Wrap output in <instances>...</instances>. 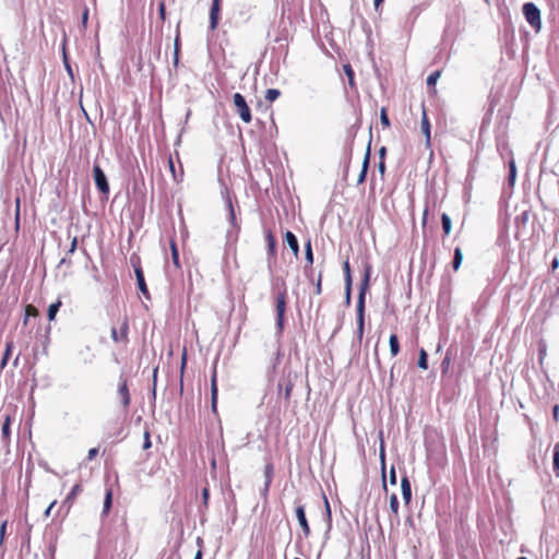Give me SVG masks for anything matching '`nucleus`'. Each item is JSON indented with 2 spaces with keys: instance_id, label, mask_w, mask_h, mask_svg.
Here are the masks:
<instances>
[{
  "instance_id": "nucleus-5",
  "label": "nucleus",
  "mask_w": 559,
  "mask_h": 559,
  "mask_svg": "<svg viewBox=\"0 0 559 559\" xmlns=\"http://www.w3.org/2000/svg\"><path fill=\"white\" fill-rule=\"evenodd\" d=\"M286 299H287V293L286 290H283L281 293L277 294L276 296V305H275V308H276V321H277V326L280 330H283V326H284V316H285V311H286Z\"/></svg>"
},
{
  "instance_id": "nucleus-35",
  "label": "nucleus",
  "mask_w": 559,
  "mask_h": 559,
  "mask_svg": "<svg viewBox=\"0 0 559 559\" xmlns=\"http://www.w3.org/2000/svg\"><path fill=\"white\" fill-rule=\"evenodd\" d=\"M324 504H325V518H326V522H328V527L331 528L332 513H331L330 503L326 498H324Z\"/></svg>"
},
{
  "instance_id": "nucleus-36",
  "label": "nucleus",
  "mask_w": 559,
  "mask_h": 559,
  "mask_svg": "<svg viewBox=\"0 0 559 559\" xmlns=\"http://www.w3.org/2000/svg\"><path fill=\"white\" fill-rule=\"evenodd\" d=\"M380 459H381V462H382V473H384V471H385V453H384L383 445L381 447V450H380ZM383 487L386 490L385 474H383Z\"/></svg>"
},
{
  "instance_id": "nucleus-45",
  "label": "nucleus",
  "mask_w": 559,
  "mask_h": 559,
  "mask_svg": "<svg viewBox=\"0 0 559 559\" xmlns=\"http://www.w3.org/2000/svg\"><path fill=\"white\" fill-rule=\"evenodd\" d=\"M530 219V212L528 211H524L521 215L516 216L515 221L519 222H527Z\"/></svg>"
},
{
  "instance_id": "nucleus-52",
  "label": "nucleus",
  "mask_w": 559,
  "mask_h": 559,
  "mask_svg": "<svg viewBox=\"0 0 559 559\" xmlns=\"http://www.w3.org/2000/svg\"><path fill=\"white\" fill-rule=\"evenodd\" d=\"M378 169H379L380 174L383 176L385 173V160H379Z\"/></svg>"
},
{
  "instance_id": "nucleus-37",
  "label": "nucleus",
  "mask_w": 559,
  "mask_h": 559,
  "mask_svg": "<svg viewBox=\"0 0 559 559\" xmlns=\"http://www.w3.org/2000/svg\"><path fill=\"white\" fill-rule=\"evenodd\" d=\"M7 526H8V521L4 520L0 525V546H2L4 543V538H5V534H7Z\"/></svg>"
},
{
  "instance_id": "nucleus-49",
  "label": "nucleus",
  "mask_w": 559,
  "mask_h": 559,
  "mask_svg": "<svg viewBox=\"0 0 559 559\" xmlns=\"http://www.w3.org/2000/svg\"><path fill=\"white\" fill-rule=\"evenodd\" d=\"M552 418L556 423L559 421V405L552 407Z\"/></svg>"
},
{
  "instance_id": "nucleus-43",
  "label": "nucleus",
  "mask_w": 559,
  "mask_h": 559,
  "mask_svg": "<svg viewBox=\"0 0 559 559\" xmlns=\"http://www.w3.org/2000/svg\"><path fill=\"white\" fill-rule=\"evenodd\" d=\"M306 258L308 263L311 265L313 263L312 247H306Z\"/></svg>"
},
{
  "instance_id": "nucleus-11",
  "label": "nucleus",
  "mask_w": 559,
  "mask_h": 559,
  "mask_svg": "<svg viewBox=\"0 0 559 559\" xmlns=\"http://www.w3.org/2000/svg\"><path fill=\"white\" fill-rule=\"evenodd\" d=\"M217 394H218L217 372H216V368H214L212 377H211V407H212L213 413L217 412Z\"/></svg>"
},
{
  "instance_id": "nucleus-29",
  "label": "nucleus",
  "mask_w": 559,
  "mask_h": 559,
  "mask_svg": "<svg viewBox=\"0 0 559 559\" xmlns=\"http://www.w3.org/2000/svg\"><path fill=\"white\" fill-rule=\"evenodd\" d=\"M170 251H171L173 264L175 265V267L180 269L181 264H180V260H179L178 247H170Z\"/></svg>"
},
{
  "instance_id": "nucleus-38",
  "label": "nucleus",
  "mask_w": 559,
  "mask_h": 559,
  "mask_svg": "<svg viewBox=\"0 0 559 559\" xmlns=\"http://www.w3.org/2000/svg\"><path fill=\"white\" fill-rule=\"evenodd\" d=\"M187 367V349L183 348L182 355H181V364H180V376L183 377L185 370Z\"/></svg>"
},
{
  "instance_id": "nucleus-17",
  "label": "nucleus",
  "mask_w": 559,
  "mask_h": 559,
  "mask_svg": "<svg viewBox=\"0 0 559 559\" xmlns=\"http://www.w3.org/2000/svg\"><path fill=\"white\" fill-rule=\"evenodd\" d=\"M12 350H13V342L12 341H8L5 343V350L3 353V357L1 359V362H0V368L1 369H4L7 364H8V360L12 354Z\"/></svg>"
},
{
  "instance_id": "nucleus-27",
  "label": "nucleus",
  "mask_w": 559,
  "mask_h": 559,
  "mask_svg": "<svg viewBox=\"0 0 559 559\" xmlns=\"http://www.w3.org/2000/svg\"><path fill=\"white\" fill-rule=\"evenodd\" d=\"M418 367L425 370L428 368V356L425 349L419 352Z\"/></svg>"
},
{
  "instance_id": "nucleus-28",
  "label": "nucleus",
  "mask_w": 559,
  "mask_h": 559,
  "mask_svg": "<svg viewBox=\"0 0 559 559\" xmlns=\"http://www.w3.org/2000/svg\"><path fill=\"white\" fill-rule=\"evenodd\" d=\"M440 75H441V71H439V70H436L431 74H429V76L427 78L428 87H433L436 85L438 79L440 78Z\"/></svg>"
},
{
  "instance_id": "nucleus-8",
  "label": "nucleus",
  "mask_w": 559,
  "mask_h": 559,
  "mask_svg": "<svg viewBox=\"0 0 559 559\" xmlns=\"http://www.w3.org/2000/svg\"><path fill=\"white\" fill-rule=\"evenodd\" d=\"M117 393L120 397L122 407L127 411L131 404V394L128 386V379L126 377H120Z\"/></svg>"
},
{
  "instance_id": "nucleus-63",
  "label": "nucleus",
  "mask_w": 559,
  "mask_h": 559,
  "mask_svg": "<svg viewBox=\"0 0 559 559\" xmlns=\"http://www.w3.org/2000/svg\"><path fill=\"white\" fill-rule=\"evenodd\" d=\"M203 552L202 549H199L194 556V559H202Z\"/></svg>"
},
{
  "instance_id": "nucleus-61",
  "label": "nucleus",
  "mask_w": 559,
  "mask_h": 559,
  "mask_svg": "<svg viewBox=\"0 0 559 559\" xmlns=\"http://www.w3.org/2000/svg\"><path fill=\"white\" fill-rule=\"evenodd\" d=\"M29 323H31V318H28V317H26V314H24V319H23L24 328H26Z\"/></svg>"
},
{
  "instance_id": "nucleus-7",
  "label": "nucleus",
  "mask_w": 559,
  "mask_h": 559,
  "mask_svg": "<svg viewBox=\"0 0 559 559\" xmlns=\"http://www.w3.org/2000/svg\"><path fill=\"white\" fill-rule=\"evenodd\" d=\"M93 174H94L95 185H96L97 189L99 190V192H102L103 194H108L109 193V185H108L107 178H106L103 169L100 168V166L98 164L94 165Z\"/></svg>"
},
{
  "instance_id": "nucleus-26",
  "label": "nucleus",
  "mask_w": 559,
  "mask_h": 559,
  "mask_svg": "<svg viewBox=\"0 0 559 559\" xmlns=\"http://www.w3.org/2000/svg\"><path fill=\"white\" fill-rule=\"evenodd\" d=\"M281 96V91L276 88H269L265 92V99L270 103L276 100Z\"/></svg>"
},
{
  "instance_id": "nucleus-12",
  "label": "nucleus",
  "mask_w": 559,
  "mask_h": 559,
  "mask_svg": "<svg viewBox=\"0 0 559 559\" xmlns=\"http://www.w3.org/2000/svg\"><path fill=\"white\" fill-rule=\"evenodd\" d=\"M401 489H402L403 500H404L405 504H408L412 500V487H411V481L407 476L402 477Z\"/></svg>"
},
{
  "instance_id": "nucleus-14",
  "label": "nucleus",
  "mask_w": 559,
  "mask_h": 559,
  "mask_svg": "<svg viewBox=\"0 0 559 559\" xmlns=\"http://www.w3.org/2000/svg\"><path fill=\"white\" fill-rule=\"evenodd\" d=\"M11 423H12L11 416L10 415H5L4 420L2 423V427H1V437H2V439H3L5 444L10 443V439H11Z\"/></svg>"
},
{
  "instance_id": "nucleus-46",
  "label": "nucleus",
  "mask_w": 559,
  "mask_h": 559,
  "mask_svg": "<svg viewBox=\"0 0 559 559\" xmlns=\"http://www.w3.org/2000/svg\"><path fill=\"white\" fill-rule=\"evenodd\" d=\"M98 454V448H92L88 450L87 452V460L88 461H92L96 457V455Z\"/></svg>"
},
{
  "instance_id": "nucleus-32",
  "label": "nucleus",
  "mask_w": 559,
  "mask_h": 559,
  "mask_svg": "<svg viewBox=\"0 0 559 559\" xmlns=\"http://www.w3.org/2000/svg\"><path fill=\"white\" fill-rule=\"evenodd\" d=\"M343 269L345 273V284H352V271L348 260L344 261Z\"/></svg>"
},
{
  "instance_id": "nucleus-47",
  "label": "nucleus",
  "mask_w": 559,
  "mask_h": 559,
  "mask_svg": "<svg viewBox=\"0 0 559 559\" xmlns=\"http://www.w3.org/2000/svg\"><path fill=\"white\" fill-rule=\"evenodd\" d=\"M266 241H267V245H275V242H276L275 236L273 235V233L271 230H269L266 233Z\"/></svg>"
},
{
  "instance_id": "nucleus-51",
  "label": "nucleus",
  "mask_w": 559,
  "mask_h": 559,
  "mask_svg": "<svg viewBox=\"0 0 559 559\" xmlns=\"http://www.w3.org/2000/svg\"><path fill=\"white\" fill-rule=\"evenodd\" d=\"M321 293H322V284H321V274H320L318 282L316 284V294L320 295Z\"/></svg>"
},
{
  "instance_id": "nucleus-40",
  "label": "nucleus",
  "mask_w": 559,
  "mask_h": 559,
  "mask_svg": "<svg viewBox=\"0 0 559 559\" xmlns=\"http://www.w3.org/2000/svg\"><path fill=\"white\" fill-rule=\"evenodd\" d=\"M227 205H228V209H229V217H230V222H231L233 224H235L236 215H235V210H234V205H233V202H231V199H230V198H227Z\"/></svg>"
},
{
  "instance_id": "nucleus-2",
  "label": "nucleus",
  "mask_w": 559,
  "mask_h": 559,
  "mask_svg": "<svg viewBox=\"0 0 559 559\" xmlns=\"http://www.w3.org/2000/svg\"><path fill=\"white\" fill-rule=\"evenodd\" d=\"M437 309L439 316L444 319L450 318L452 314V289L450 281L441 286Z\"/></svg>"
},
{
  "instance_id": "nucleus-50",
  "label": "nucleus",
  "mask_w": 559,
  "mask_h": 559,
  "mask_svg": "<svg viewBox=\"0 0 559 559\" xmlns=\"http://www.w3.org/2000/svg\"><path fill=\"white\" fill-rule=\"evenodd\" d=\"M88 20V9L85 8L82 14V24L85 27Z\"/></svg>"
},
{
  "instance_id": "nucleus-16",
  "label": "nucleus",
  "mask_w": 559,
  "mask_h": 559,
  "mask_svg": "<svg viewBox=\"0 0 559 559\" xmlns=\"http://www.w3.org/2000/svg\"><path fill=\"white\" fill-rule=\"evenodd\" d=\"M389 345H390L391 356L392 357L397 356L400 353V343H399V337L396 334H391V336L389 338Z\"/></svg>"
},
{
  "instance_id": "nucleus-23",
  "label": "nucleus",
  "mask_w": 559,
  "mask_h": 559,
  "mask_svg": "<svg viewBox=\"0 0 559 559\" xmlns=\"http://www.w3.org/2000/svg\"><path fill=\"white\" fill-rule=\"evenodd\" d=\"M554 473L557 477H559V443L554 445Z\"/></svg>"
},
{
  "instance_id": "nucleus-64",
  "label": "nucleus",
  "mask_w": 559,
  "mask_h": 559,
  "mask_svg": "<svg viewBox=\"0 0 559 559\" xmlns=\"http://www.w3.org/2000/svg\"><path fill=\"white\" fill-rule=\"evenodd\" d=\"M19 360H20V355H17L14 360H13V366L14 367H17L19 366Z\"/></svg>"
},
{
  "instance_id": "nucleus-42",
  "label": "nucleus",
  "mask_w": 559,
  "mask_h": 559,
  "mask_svg": "<svg viewBox=\"0 0 559 559\" xmlns=\"http://www.w3.org/2000/svg\"><path fill=\"white\" fill-rule=\"evenodd\" d=\"M450 361H451V358H450V354L448 353L442 361V365H441L443 373H445L449 370Z\"/></svg>"
},
{
  "instance_id": "nucleus-4",
  "label": "nucleus",
  "mask_w": 559,
  "mask_h": 559,
  "mask_svg": "<svg viewBox=\"0 0 559 559\" xmlns=\"http://www.w3.org/2000/svg\"><path fill=\"white\" fill-rule=\"evenodd\" d=\"M233 103L236 112L245 123H250L252 120L251 110L240 93H235L233 96Z\"/></svg>"
},
{
  "instance_id": "nucleus-55",
  "label": "nucleus",
  "mask_w": 559,
  "mask_h": 559,
  "mask_svg": "<svg viewBox=\"0 0 559 559\" xmlns=\"http://www.w3.org/2000/svg\"><path fill=\"white\" fill-rule=\"evenodd\" d=\"M390 481H391V484H393V485L396 483V475H395V469H394V467H392V468H391V471H390Z\"/></svg>"
},
{
  "instance_id": "nucleus-60",
  "label": "nucleus",
  "mask_w": 559,
  "mask_h": 559,
  "mask_svg": "<svg viewBox=\"0 0 559 559\" xmlns=\"http://www.w3.org/2000/svg\"><path fill=\"white\" fill-rule=\"evenodd\" d=\"M546 355V347L543 346V348L539 349V361L542 362L544 357Z\"/></svg>"
},
{
  "instance_id": "nucleus-44",
  "label": "nucleus",
  "mask_w": 559,
  "mask_h": 559,
  "mask_svg": "<svg viewBox=\"0 0 559 559\" xmlns=\"http://www.w3.org/2000/svg\"><path fill=\"white\" fill-rule=\"evenodd\" d=\"M158 13H159V16H160L162 21H165V19H166V7H165L164 2L159 3V5H158Z\"/></svg>"
},
{
  "instance_id": "nucleus-30",
  "label": "nucleus",
  "mask_w": 559,
  "mask_h": 559,
  "mask_svg": "<svg viewBox=\"0 0 559 559\" xmlns=\"http://www.w3.org/2000/svg\"><path fill=\"white\" fill-rule=\"evenodd\" d=\"M25 314L28 318H37L39 316L38 309L34 305H26Z\"/></svg>"
},
{
  "instance_id": "nucleus-18",
  "label": "nucleus",
  "mask_w": 559,
  "mask_h": 559,
  "mask_svg": "<svg viewBox=\"0 0 559 559\" xmlns=\"http://www.w3.org/2000/svg\"><path fill=\"white\" fill-rule=\"evenodd\" d=\"M62 302L61 300H57L56 302L51 304L48 308L47 316L49 321H53L57 312L59 311Z\"/></svg>"
},
{
  "instance_id": "nucleus-19",
  "label": "nucleus",
  "mask_w": 559,
  "mask_h": 559,
  "mask_svg": "<svg viewBox=\"0 0 559 559\" xmlns=\"http://www.w3.org/2000/svg\"><path fill=\"white\" fill-rule=\"evenodd\" d=\"M274 467L272 464H267L264 469L265 486L264 490L267 491L273 479Z\"/></svg>"
},
{
  "instance_id": "nucleus-9",
  "label": "nucleus",
  "mask_w": 559,
  "mask_h": 559,
  "mask_svg": "<svg viewBox=\"0 0 559 559\" xmlns=\"http://www.w3.org/2000/svg\"><path fill=\"white\" fill-rule=\"evenodd\" d=\"M221 13V0H213L210 10V29L215 31L218 26Z\"/></svg>"
},
{
  "instance_id": "nucleus-13",
  "label": "nucleus",
  "mask_w": 559,
  "mask_h": 559,
  "mask_svg": "<svg viewBox=\"0 0 559 559\" xmlns=\"http://www.w3.org/2000/svg\"><path fill=\"white\" fill-rule=\"evenodd\" d=\"M369 162H370V144L367 147V151H366V154H365V157L362 160L361 170H360V174L357 179L358 185L365 182V180H366L368 168H369Z\"/></svg>"
},
{
  "instance_id": "nucleus-10",
  "label": "nucleus",
  "mask_w": 559,
  "mask_h": 559,
  "mask_svg": "<svg viewBox=\"0 0 559 559\" xmlns=\"http://www.w3.org/2000/svg\"><path fill=\"white\" fill-rule=\"evenodd\" d=\"M296 516H297L299 525L302 530L305 538H308L311 534V531H310V526H309V523L306 518L305 508L302 506H298L296 508Z\"/></svg>"
},
{
  "instance_id": "nucleus-48",
  "label": "nucleus",
  "mask_w": 559,
  "mask_h": 559,
  "mask_svg": "<svg viewBox=\"0 0 559 559\" xmlns=\"http://www.w3.org/2000/svg\"><path fill=\"white\" fill-rule=\"evenodd\" d=\"M350 292H352V284H345V297H346L347 304L350 302Z\"/></svg>"
},
{
  "instance_id": "nucleus-59",
  "label": "nucleus",
  "mask_w": 559,
  "mask_h": 559,
  "mask_svg": "<svg viewBox=\"0 0 559 559\" xmlns=\"http://www.w3.org/2000/svg\"><path fill=\"white\" fill-rule=\"evenodd\" d=\"M559 266V261L557 258H554L552 262H551V270L552 271H556Z\"/></svg>"
},
{
  "instance_id": "nucleus-39",
  "label": "nucleus",
  "mask_w": 559,
  "mask_h": 559,
  "mask_svg": "<svg viewBox=\"0 0 559 559\" xmlns=\"http://www.w3.org/2000/svg\"><path fill=\"white\" fill-rule=\"evenodd\" d=\"M285 240L287 245H298L296 236L289 230L285 233Z\"/></svg>"
},
{
  "instance_id": "nucleus-22",
  "label": "nucleus",
  "mask_w": 559,
  "mask_h": 559,
  "mask_svg": "<svg viewBox=\"0 0 559 559\" xmlns=\"http://www.w3.org/2000/svg\"><path fill=\"white\" fill-rule=\"evenodd\" d=\"M112 504V490L109 488L106 491L105 500H104V514L107 515L111 509Z\"/></svg>"
},
{
  "instance_id": "nucleus-31",
  "label": "nucleus",
  "mask_w": 559,
  "mask_h": 559,
  "mask_svg": "<svg viewBox=\"0 0 559 559\" xmlns=\"http://www.w3.org/2000/svg\"><path fill=\"white\" fill-rule=\"evenodd\" d=\"M390 510L392 513H394L396 516L399 515V500L395 493H393L390 497Z\"/></svg>"
},
{
  "instance_id": "nucleus-54",
  "label": "nucleus",
  "mask_w": 559,
  "mask_h": 559,
  "mask_svg": "<svg viewBox=\"0 0 559 559\" xmlns=\"http://www.w3.org/2000/svg\"><path fill=\"white\" fill-rule=\"evenodd\" d=\"M292 390H293V384L292 383H288L286 389H285V399L286 400H289L290 397V394H292Z\"/></svg>"
},
{
  "instance_id": "nucleus-62",
  "label": "nucleus",
  "mask_w": 559,
  "mask_h": 559,
  "mask_svg": "<svg viewBox=\"0 0 559 559\" xmlns=\"http://www.w3.org/2000/svg\"><path fill=\"white\" fill-rule=\"evenodd\" d=\"M384 0H373V4H374V8L376 10H378L380 8V5L383 3Z\"/></svg>"
},
{
  "instance_id": "nucleus-41",
  "label": "nucleus",
  "mask_w": 559,
  "mask_h": 559,
  "mask_svg": "<svg viewBox=\"0 0 559 559\" xmlns=\"http://www.w3.org/2000/svg\"><path fill=\"white\" fill-rule=\"evenodd\" d=\"M516 177V168L513 160L510 162V173H509V180L513 182Z\"/></svg>"
},
{
  "instance_id": "nucleus-3",
  "label": "nucleus",
  "mask_w": 559,
  "mask_h": 559,
  "mask_svg": "<svg viewBox=\"0 0 559 559\" xmlns=\"http://www.w3.org/2000/svg\"><path fill=\"white\" fill-rule=\"evenodd\" d=\"M523 14L527 23L535 29L539 31L542 27L540 11L532 2H527L523 5Z\"/></svg>"
},
{
  "instance_id": "nucleus-1",
  "label": "nucleus",
  "mask_w": 559,
  "mask_h": 559,
  "mask_svg": "<svg viewBox=\"0 0 559 559\" xmlns=\"http://www.w3.org/2000/svg\"><path fill=\"white\" fill-rule=\"evenodd\" d=\"M371 271H372L371 264L368 261H366L364 264V277L360 283L359 295H358L357 307H356V311H357L356 334H357L359 342H361V340L364 337V333H365V298H366V293L369 288Z\"/></svg>"
},
{
  "instance_id": "nucleus-21",
  "label": "nucleus",
  "mask_w": 559,
  "mask_h": 559,
  "mask_svg": "<svg viewBox=\"0 0 559 559\" xmlns=\"http://www.w3.org/2000/svg\"><path fill=\"white\" fill-rule=\"evenodd\" d=\"M421 130L424 134L426 135L427 141H430V124L429 120L427 118L426 111H423V118H421Z\"/></svg>"
},
{
  "instance_id": "nucleus-6",
  "label": "nucleus",
  "mask_w": 559,
  "mask_h": 559,
  "mask_svg": "<svg viewBox=\"0 0 559 559\" xmlns=\"http://www.w3.org/2000/svg\"><path fill=\"white\" fill-rule=\"evenodd\" d=\"M129 321L128 318H124L120 324V328L111 329V338L116 343L128 344L129 342Z\"/></svg>"
},
{
  "instance_id": "nucleus-34",
  "label": "nucleus",
  "mask_w": 559,
  "mask_h": 559,
  "mask_svg": "<svg viewBox=\"0 0 559 559\" xmlns=\"http://www.w3.org/2000/svg\"><path fill=\"white\" fill-rule=\"evenodd\" d=\"M143 438H144L143 449L148 450L152 447L151 432L148 429L144 430Z\"/></svg>"
},
{
  "instance_id": "nucleus-56",
  "label": "nucleus",
  "mask_w": 559,
  "mask_h": 559,
  "mask_svg": "<svg viewBox=\"0 0 559 559\" xmlns=\"http://www.w3.org/2000/svg\"><path fill=\"white\" fill-rule=\"evenodd\" d=\"M178 37L176 38V43H175V63L178 62V52H179V45H178Z\"/></svg>"
},
{
  "instance_id": "nucleus-20",
  "label": "nucleus",
  "mask_w": 559,
  "mask_h": 559,
  "mask_svg": "<svg viewBox=\"0 0 559 559\" xmlns=\"http://www.w3.org/2000/svg\"><path fill=\"white\" fill-rule=\"evenodd\" d=\"M82 490H83L82 485H81V484H75V485L72 487L71 491L69 492V495L67 496V498H66V502H68V503H72V502H73V500L75 499V497H76L79 493H81V492H82Z\"/></svg>"
},
{
  "instance_id": "nucleus-25",
  "label": "nucleus",
  "mask_w": 559,
  "mask_h": 559,
  "mask_svg": "<svg viewBox=\"0 0 559 559\" xmlns=\"http://www.w3.org/2000/svg\"><path fill=\"white\" fill-rule=\"evenodd\" d=\"M343 69L348 79V84L350 85V87H354L355 86V79H354L355 73H354L352 66L348 63L344 64Z\"/></svg>"
},
{
  "instance_id": "nucleus-15",
  "label": "nucleus",
  "mask_w": 559,
  "mask_h": 559,
  "mask_svg": "<svg viewBox=\"0 0 559 559\" xmlns=\"http://www.w3.org/2000/svg\"><path fill=\"white\" fill-rule=\"evenodd\" d=\"M139 289L143 294H147V287L144 280V274L140 265L134 266Z\"/></svg>"
},
{
  "instance_id": "nucleus-57",
  "label": "nucleus",
  "mask_w": 559,
  "mask_h": 559,
  "mask_svg": "<svg viewBox=\"0 0 559 559\" xmlns=\"http://www.w3.org/2000/svg\"><path fill=\"white\" fill-rule=\"evenodd\" d=\"M385 153H386V148L384 146H382L380 150H379V157H380V160H384L385 158Z\"/></svg>"
},
{
  "instance_id": "nucleus-53",
  "label": "nucleus",
  "mask_w": 559,
  "mask_h": 559,
  "mask_svg": "<svg viewBox=\"0 0 559 559\" xmlns=\"http://www.w3.org/2000/svg\"><path fill=\"white\" fill-rule=\"evenodd\" d=\"M462 261V253L460 247H456V270L459 269Z\"/></svg>"
},
{
  "instance_id": "nucleus-24",
  "label": "nucleus",
  "mask_w": 559,
  "mask_h": 559,
  "mask_svg": "<svg viewBox=\"0 0 559 559\" xmlns=\"http://www.w3.org/2000/svg\"><path fill=\"white\" fill-rule=\"evenodd\" d=\"M441 221L444 235H449L452 228L451 217L448 214L443 213L441 216Z\"/></svg>"
},
{
  "instance_id": "nucleus-33",
  "label": "nucleus",
  "mask_w": 559,
  "mask_h": 559,
  "mask_svg": "<svg viewBox=\"0 0 559 559\" xmlns=\"http://www.w3.org/2000/svg\"><path fill=\"white\" fill-rule=\"evenodd\" d=\"M380 120H381V124L384 129L390 127V120L388 117L386 108H384V107L381 108Z\"/></svg>"
},
{
  "instance_id": "nucleus-58",
  "label": "nucleus",
  "mask_w": 559,
  "mask_h": 559,
  "mask_svg": "<svg viewBox=\"0 0 559 559\" xmlns=\"http://www.w3.org/2000/svg\"><path fill=\"white\" fill-rule=\"evenodd\" d=\"M56 503H57V501H52V502L49 504V507L46 509L45 514H46L47 516H49V514H50V512H51L52 508L56 506Z\"/></svg>"
}]
</instances>
